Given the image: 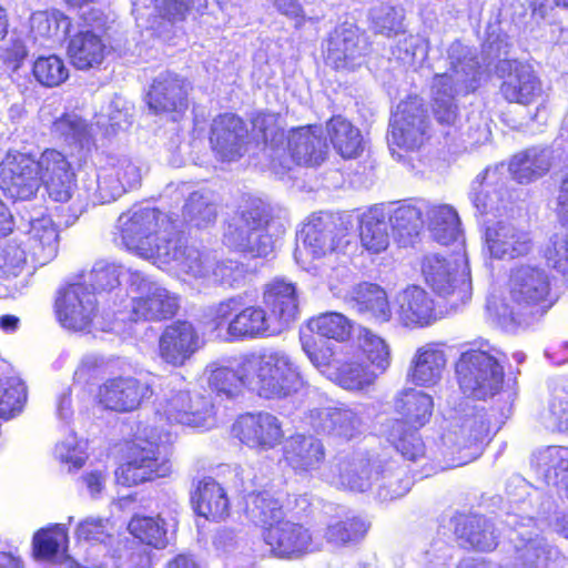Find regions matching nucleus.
Segmentation results:
<instances>
[{
    "mask_svg": "<svg viewBox=\"0 0 568 568\" xmlns=\"http://www.w3.org/2000/svg\"><path fill=\"white\" fill-rule=\"evenodd\" d=\"M506 495L510 510L504 523L510 529L511 568H560L566 558L541 534V525L547 523L557 534L568 538V513L550 515L552 499L518 475L508 479Z\"/></svg>",
    "mask_w": 568,
    "mask_h": 568,
    "instance_id": "f257e3e1",
    "label": "nucleus"
},
{
    "mask_svg": "<svg viewBox=\"0 0 568 568\" xmlns=\"http://www.w3.org/2000/svg\"><path fill=\"white\" fill-rule=\"evenodd\" d=\"M448 69L435 74L432 83L433 111L436 120L449 126L444 135L452 141L459 140L467 149L488 139L486 123L477 115L467 119L465 124L456 125L458 106L456 98L475 92L480 85L484 73L477 50L460 41L453 42L447 49Z\"/></svg>",
    "mask_w": 568,
    "mask_h": 568,
    "instance_id": "f03ea898",
    "label": "nucleus"
},
{
    "mask_svg": "<svg viewBox=\"0 0 568 568\" xmlns=\"http://www.w3.org/2000/svg\"><path fill=\"white\" fill-rule=\"evenodd\" d=\"M552 276L539 264L523 263L510 268L505 294L488 301V310L505 329L528 327L552 306Z\"/></svg>",
    "mask_w": 568,
    "mask_h": 568,
    "instance_id": "7ed1b4c3",
    "label": "nucleus"
},
{
    "mask_svg": "<svg viewBox=\"0 0 568 568\" xmlns=\"http://www.w3.org/2000/svg\"><path fill=\"white\" fill-rule=\"evenodd\" d=\"M552 151L547 148H529L515 154L508 168L504 163L488 166L471 183L469 199L476 211L499 214L511 202L509 176L520 184H529L545 175L551 166Z\"/></svg>",
    "mask_w": 568,
    "mask_h": 568,
    "instance_id": "20e7f679",
    "label": "nucleus"
},
{
    "mask_svg": "<svg viewBox=\"0 0 568 568\" xmlns=\"http://www.w3.org/2000/svg\"><path fill=\"white\" fill-rule=\"evenodd\" d=\"M116 227L128 251L153 263L170 257L165 247L179 230L178 220L150 206H133L122 213Z\"/></svg>",
    "mask_w": 568,
    "mask_h": 568,
    "instance_id": "39448f33",
    "label": "nucleus"
},
{
    "mask_svg": "<svg viewBox=\"0 0 568 568\" xmlns=\"http://www.w3.org/2000/svg\"><path fill=\"white\" fill-rule=\"evenodd\" d=\"M241 373L248 388L264 398H285L304 385L300 367L280 348H263L241 359Z\"/></svg>",
    "mask_w": 568,
    "mask_h": 568,
    "instance_id": "423d86ee",
    "label": "nucleus"
},
{
    "mask_svg": "<svg viewBox=\"0 0 568 568\" xmlns=\"http://www.w3.org/2000/svg\"><path fill=\"white\" fill-rule=\"evenodd\" d=\"M172 440V433L163 426L154 424L139 428L125 462L115 469L116 484L130 487L165 477L171 470L166 456Z\"/></svg>",
    "mask_w": 568,
    "mask_h": 568,
    "instance_id": "0eeeda50",
    "label": "nucleus"
},
{
    "mask_svg": "<svg viewBox=\"0 0 568 568\" xmlns=\"http://www.w3.org/2000/svg\"><path fill=\"white\" fill-rule=\"evenodd\" d=\"M506 36L489 34L483 44V64L488 67L495 59L496 75L503 80L500 94L510 103L529 105L537 102L544 93L542 82L531 64L516 60L501 59L508 54Z\"/></svg>",
    "mask_w": 568,
    "mask_h": 568,
    "instance_id": "6e6552de",
    "label": "nucleus"
},
{
    "mask_svg": "<svg viewBox=\"0 0 568 568\" xmlns=\"http://www.w3.org/2000/svg\"><path fill=\"white\" fill-rule=\"evenodd\" d=\"M450 418V428L442 436L444 455L448 456L449 467H458L481 455L490 433V415L484 406L471 405L467 399Z\"/></svg>",
    "mask_w": 568,
    "mask_h": 568,
    "instance_id": "1a4fd4ad",
    "label": "nucleus"
},
{
    "mask_svg": "<svg viewBox=\"0 0 568 568\" xmlns=\"http://www.w3.org/2000/svg\"><path fill=\"white\" fill-rule=\"evenodd\" d=\"M499 349L488 342L463 352L456 363V375L463 394L476 399H486L499 392L504 383V367Z\"/></svg>",
    "mask_w": 568,
    "mask_h": 568,
    "instance_id": "9d476101",
    "label": "nucleus"
},
{
    "mask_svg": "<svg viewBox=\"0 0 568 568\" xmlns=\"http://www.w3.org/2000/svg\"><path fill=\"white\" fill-rule=\"evenodd\" d=\"M213 331L225 328L227 341L256 339L274 334L273 318L258 305L245 306L243 295L225 298L209 308Z\"/></svg>",
    "mask_w": 568,
    "mask_h": 568,
    "instance_id": "9b49d317",
    "label": "nucleus"
},
{
    "mask_svg": "<svg viewBox=\"0 0 568 568\" xmlns=\"http://www.w3.org/2000/svg\"><path fill=\"white\" fill-rule=\"evenodd\" d=\"M422 274L428 287L450 310H458L471 297L470 272L464 254L445 257L440 254H429L423 258Z\"/></svg>",
    "mask_w": 568,
    "mask_h": 568,
    "instance_id": "f8f14e48",
    "label": "nucleus"
},
{
    "mask_svg": "<svg viewBox=\"0 0 568 568\" xmlns=\"http://www.w3.org/2000/svg\"><path fill=\"white\" fill-rule=\"evenodd\" d=\"M161 385L164 393L156 407V424L166 420L169 424L196 428L213 426L215 419L210 399L200 395L192 396L183 387L179 375L168 377Z\"/></svg>",
    "mask_w": 568,
    "mask_h": 568,
    "instance_id": "ddd939ff",
    "label": "nucleus"
},
{
    "mask_svg": "<svg viewBox=\"0 0 568 568\" xmlns=\"http://www.w3.org/2000/svg\"><path fill=\"white\" fill-rule=\"evenodd\" d=\"M128 291L132 294L129 311L132 322L165 321L180 308V295L143 272L129 273Z\"/></svg>",
    "mask_w": 568,
    "mask_h": 568,
    "instance_id": "4468645a",
    "label": "nucleus"
},
{
    "mask_svg": "<svg viewBox=\"0 0 568 568\" xmlns=\"http://www.w3.org/2000/svg\"><path fill=\"white\" fill-rule=\"evenodd\" d=\"M79 30L69 33L67 52L71 63L79 70L99 67L110 48L102 34L106 28L105 14L97 8H90L79 14Z\"/></svg>",
    "mask_w": 568,
    "mask_h": 568,
    "instance_id": "2eb2a0df",
    "label": "nucleus"
},
{
    "mask_svg": "<svg viewBox=\"0 0 568 568\" xmlns=\"http://www.w3.org/2000/svg\"><path fill=\"white\" fill-rule=\"evenodd\" d=\"M429 120L422 99L409 97L398 103L389 123L388 144L406 150L419 148L425 139Z\"/></svg>",
    "mask_w": 568,
    "mask_h": 568,
    "instance_id": "dca6fc26",
    "label": "nucleus"
},
{
    "mask_svg": "<svg viewBox=\"0 0 568 568\" xmlns=\"http://www.w3.org/2000/svg\"><path fill=\"white\" fill-rule=\"evenodd\" d=\"M38 171L39 166L30 154L8 151L0 163V189L12 200H29L41 185Z\"/></svg>",
    "mask_w": 568,
    "mask_h": 568,
    "instance_id": "f3484780",
    "label": "nucleus"
},
{
    "mask_svg": "<svg viewBox=\"0 0 568 568\" xmlns=\"http://www.w3.org/2000/svg\"><path fill=\"white\" fill-rule=\"evenodd\" d=\"M347 235L342 219L324 212L313 214L300 233L306 252L314 258L344 248L349 243Z\"/></svg>",
    "mask_w": 568,
    "mask_h": 568,
    "instance_id": "a211bd4d",
    "label": "nucleus"
},
{
    "mask_svg": "<svg viewBox=\"0 0 568 568\" xmlns=\"http://www.w3.org/2000/svg\"><path fill=\"white\" fill-rule=\"evenodd\" d=\"M368 48L366 37L356 26L343 23L337 26L326 40L325 61L335 70H355L363 64Z\"/></svg>",
    "mask_w": 568,
    "mask_h": 568,
    "instance_id": "6ab92c4d",
    "label": "nucleus"
},
{
    "mask_svg": "<svg viewBox=\"0 0 568 568\" xmlns=\"http://www.w3.org/2000/svg\"><path fill=\"white\" fill-rule=\"evenodd\" d=\"M232 433L243 445L257 453L272 450L284 440L282 422L267 412L241 415L233 424Z\"/></svg>",
    "mask_w": 568,
    "mask_h": 568,
    "instance_id": "aec40b11",
    "label": "nucleus"
},
{
    "mask_svg": "<svg viewBox=\"0 0 568 568\" xmlns=\"http://www.w3.org/2000/svg\"><path fill=\"white\" fill-rule=\"evenodd\" d=\"M327 144L322 138L321 128L301 126L291 130L285 135L284 145H280V151L270 156L288 169V159L296 164L320 165L325 160Z\"/></svg>",
    "mask_w": 568,
    "mask_h": 568,
    "instance_id": "412c9836",
    "label": "nucleus"
},
{
    "mask_svg": "<svg viewBox=\"0 0 568 568\" xmlns=\"http://www.w3.org/2000/svg\"><path fill=\"white\" fill-rule=\"evenodd\" d=\"M168 260H156L159 266L172 265L184 282L205 283L211 278L215 264V256L209 252H202L194 246H187L183 242L181 231L168 242Z\"/></svg>",
    "mask_w": 568,
    "mask_h": 568,
    "instance_id": "4be33fe9",
    "label": "nucleus"
},
{
    "mask_svg": "<svg viewBox=\"0 0 568 568\" xmlns=\"http://www.w3.org/2000/svg\"><path fill=\"white\" fill-rule=\"evenodd\" d=\"M54 306L58 321L63 327L83 331L93 320L97 297L79 280L59 290Z\"/></svg>",
    "mask_w": 568,
    "mask_h": 568,
    "instance_id": "5701e85b",
    "label": "nucleus"
},
{
    "mask_svg": "<svg viewBox=\"0 0 568 568\" xmlns=\"http://www.w3.org/2000/svg\"><path fill=\"white\" fill-rule=\"evenodd\" d=\"M154 394V382L131 376L106 379L99 388V400L108 409L126 413L141 406Z\"/></svg>",
    "mask_w": 568,
    "mask_h": 568,
    "instance_id": "b1692460",
    "label": "nucleus"
},
{
    "mask_svg": "<svg viewBox=\"0 0 568 568\" xmlns=\"http://www.w3.org/2000/svg\"><path fill=\"white\" fill-rule=\"evenodd\" d=\"M282 444V459L296 476H313L326 460L325 446L315 436L294 434Z\"/></svg>",
    "mask_w": 568,
    "mask_h": 568,
    "instance_id": "393cba45",
    "label": "nucleus"
},
{
    "mask_svg": "<svg viewBox=\"0 0 568 568\" xmlns=\"http://www.w3.org/2000/svg\"><path fill=\"white\" fill-rule=\"evenodd\" d=\"M382 456L366 457L362 454L351 458H338L331 466L332 475L326 479L337 481L352 491L364 493L375 488V477L382 468Z\"/></svg>",
    "mask_w": 568,
    "mask_h": 568,
    "instance_id": "a878e982",
    "label": "nucleus"
},
{
    "mask_svg": "<svg viewBox=\"0 0 568 568\" xmlns=\"http://www.w3.org/2000/svg\"><path fill=\"white\" fill-rule=\"evenodd\" d=\"M485 247L497 260H513L527 255L531 250L530 234L509 221H498L486 225Z\"/></svg>",
    "mask_w": 568,
    "mask_h": 568,
    "instance_id": "bb28decb",
    "label": "nucleus"
},
{
    "mask_svg": "<svg viewBox=\"0 0 568 568\" xmlns=\"http://www.w3.org/2000/svg\"><path fill=\"white\" fill-rule=\"evenodd\" d=\"M263 539L273 556L294 559L312 550V535L302 524L283 518L263 531Z\"/></svg>",
    "mask_w": 568,
    "mask_h": 568,
    "instance_id": "cd10ccee",
    "label": "nucleus"
},
{
    "mask_svg": "<svg viewBox=\"0 0 568 568\" xmlns=\"http://www.w3.org/2000/svg\"><path fill=\"white\" fill-rule=\"evenodd\" d=\"M36 162L39 166L38 176L49 196L55 202H68L74 189V172L67 156L55 149H47Z\"/></svg>",
    "mask_w": 568,
    "mask_h": 568,
    "instance_id": "c85d7f7f",
    "label": "nucleus"
},
{
    "mask_svg": "<svg viewBox=\"0 0 568 568\" xmlns=\"http://www.w3.org/2000/svg\"><path fill=\"white\" fill-rule=\"evenodd\" d=\"M247 134V128L241 118L224 113L213 120L210 143L217 158L232 162L244 154Z\"/></svg>",
    "mask_w": 568,
    "mask_h": 568,
    "instance_id": "c756f323",
    "label": "nucleus"
},
{
    "mask_svg": "<svg viewBox=\"0 0 568 568\" xmlns=\"http://www.w3.org/2000/svg\"><path fill=\"white\" fill-rule=\"evenodd\" d=\"M308 424L318 434L348 440L362 433L363 417L357 408L325 407L312 409Z\"/></svg>",
    "mask_w": 568,
    "mask_h": 568,
    "instance_id": "7c9ffc66",
    "label": "nucleus"
},
{
    "mask_svg": "<svg viewBox=\"0 0 568 568\" xmlns=\"http://www.w3.org/2000/svg\"><path fill=\"white\" fill-rule=\"evenodd\" d=\"M189 84L179 74L165 71L154 80L146 102L154 113H182L187 108Z\"/></svg>",
    "mask_w": 568,
    "mask_h": 568,
    "instance_id": "2f4dec72",
    "label": "nucleus"
},
{
    "mask_svg": "<svg viewBox=\"0 0 568 568\" xmlns=\"http://www.w3.org/2000/svg\"><path fill=\"white\" fill-rule=\"evenodd\" d=\"M200 337L186 321L169 325L159 342L161 358L173 366H182L200 348Z\"/></svg>",
    "mask_w": 568,
    "mask_h": 568,
    "instance_id": "473e14b6",
    "label": "nucleus"
},
{
    "mask_svg": "<svg viewBox=\"0 0 568 568\" xmlns=\"http://www.w3.org/2000/svg\"><path fill=\"white\" fill-rule=\"evenodd\" d=\"M395 315L406 327H425L436 321L434 301L420 286L412 285L395 298Z\"/></svg>",
    "mask_w": 568,
    "mask_h": 568,
    "instance_id": "72a5a7b5",
    "label": "nucleus"
},
{
    "mask_svg": "<svg viewBox=\"0 0 568 568\" xmlns=\"http://www.w3.org/2000/svg\"><path fill=\"white\" fill-rule=\"evenodd\" d=\"M530 463L540 480L547 486L564 490L568 498V447L539 448L532 453Z\"/></svg>",
    "mask_w": 568,
    "mask_h": 568,
    "instance_id": "f704fd0d",
    "label": "nucleus"
},
{
    "mask_svg": "<svg viewBox=\"0 0 568 568\" xmlns=\"http://www.w3.org/2000/svg\"><path fill=\"white\" fill-rule=\"evenodd\" d=\"M428 229L433 239L442 244H454L459 252L464 248V233L457 211L448 204H433L426 207Z\"/></svg>",
    "mask_w": 568,
    "mask_h": 568,
    "instance_id": "c9c22d12",
    "label": "nucleus"
},
{
    "mask_svg": "<svg viewBox=\"0 0 568 568\" xmlns=\"http://www.w3.org/2000/svg\"><path fill=\"white\" fill-rule=\"evenodd\" d=\"M23 244L36 264L45 265L58 253V231L50 216L42 215L30 221Z\"/></svg>",
    "mask_w": 568,
    "mask_h": 568,
    "instance_id": "e433bc0d",
    "label": "nucleus"
},
{
    "mask_svg": "<svg viewBox=\"0 0 568 568\" xmlns=\"http://www.w3.org/2000/svg\"><path fill=\"white\" fill-rule=\"evenodd\" d=\"M263 303L270 310L272 318L282 324L293 322L298 313L296 287L284 278H274L263 292Z\"/></svg>",
    "mask_w": 568,
    "mask_h": 568,
    "instance_id": "4c0bfd02",
    "label": "nucleus"
},
{
    "mask_svg": "<svg viewBox=\"0 0 568 568\" xmlns=\"http://www.w3.org/2000/svg\"><path fill=\"white\" fill-rule=\"evenodd\" d=\"M455 534L463 545L478 551H491L498 544L499 534L494 523L480 515L458 518Z\"/></svg>",
    "mask_w": 568,
    "mask_h": 568,
    "instance_id": "58836bf2",
    "label": "nucleus"
},
{
    "mask_svg": "<svg viewBox=\"0 0 568 568\" xmlns=\"http://www.w3.org/2000/svg\"><path fill=\"white\" fill-rule=\"evenodd\" d=\"M445 365L444 351L435 344H426L416 351L407 376L413 384L429 387L440 381Z\"/></svg>",
    "mask_w": 568,
    "mask_h": 568,
    "instance_id": "ea45409f",
    "label": "nucleus"
},
{
    "mask_svg": "<svg viewBox=\"0 0 568 568\" xmlns=\"http://www.w3.org/2000/svg\"><path fill=\"white\" fill-rule=\"evenodd\" d=\"M379 433L407 460L417 462L426 456V446L418 428L406 427L398 418H387L381 424Z\"/></svg>",
    "mask_w": 568,
    "mask_h": 568,
    "instance_id": "a19ab883",
    "label": "nucleus"
},
{
    "mask_svg": "<svg viewBox=\"0 0 568 568\" xmlns=\"http://www.w3.org/2000/svg\"><path fill=\"white\" fill-rule=\"evenodd\" d=\"M385 216L388 215L389 223L400 245L407 246L414 242L424 225V207L407 202H395L387 204Z\"/></svg>",
    "mask_w": 568,
    "mask_h": 568,
    "instance_id": "79ce46f5",
    "label": "nucleus"
},
{
    "mask_svg": "<svg viewBox=\"0 0 568 568\" xmlns=\"http://www.w3.org/2000/svg\"><path fill=\"white\" fill-rule=\"evenodd\" d=\"M192 185L181 182L176 190L181 195L187 193L183 206V219L196 227H205L213 223L217 215L215 194L207 189L191 191Z\"/></svg>",
    "mask_w": 568,
    "mask_h": 568,
    "instance_id": "37998d69",
    "label": "nucleus"
},
{
    "mask_svg": "<svg viewBox=\"0 0 568 568\" xmlns=\"http://www.w3.org/2000/svg\"><path fill=\"white\" fill-rule=\"evenodd\" d=\"M192 503L197 515L210 520H222L230 513V503L224 488L211 477L199 483L192 495Z\"/></svg>",
    "mask_w": 568,
    "mask_h": 568,
    "instance_id": "c03bdc74",
    "label": "nucleus"
},
{
    "mask_svg": "<svg viewBox=\"0 0 568 568\" xmlns=\"http://www.w3.org/2000/svg\"><path fill=\"white\" fill-rule=\"evenodd\" d=\"M433 398L428 394L414 388H406L394 398V409L402 416L405 426L413 428L425 426L433 414Z\"/></svg>",
    "mask_w": 568,
    "mask_h": 568,
    "instance_id": "a18cd8bd",
    "label": "nucleus"
},
{
    "mask_svg": "<svg viewBox=\"0 0 568 568\" xmlns=\"http://www.w3.org/2000/svg\"><path fill=\"white\" fill-rule=\"evenodd\" d=\"M138 272L136 270L125 268L121 264L109 263L105 261L97 262L87 275L80 276V282L84 286H90V292L97 297L98 294L108 293L119 295L122 281L128 284L129 273Z\"/></svg>",
    "mask_w": 568,
    "mask_h": 568,
    "instance_id": "49530a36",
    "label": "nucleus"
},
{
    "mask_svg": "<svg viewBox=\"0 0 568 568\" xmlns=\"http://www.w3.org/2000/svg\"><path fill=\"white\" fill-rule=\"evenodd\" d=\"M263 201L252 200L239 211L229 222L224 232V243L231 248L242 252L251 247L250 233L253 231V221H261Z\"/></svg>",
    "mask_w": 568,
    "mask_h": 568,
    "instance_id": "de8ad7c7",
    "label": "nucleus"
},
{
    "mask_svg": "<svg viewBox=\"0 0 568 568\" xmlns=\"http://www.w3.org/2000/svg\"><path fill=\"white\" fill-rule=\"evenodd\" d=\"M81 190L84 192L87 201L91 202L93 206L111 203L124 193L121 179L109 168L87 174V178L82 180Z\"/></svg>",
    "mask_w": 568,
    "mask_h": 568,
    "instance_id": "09e8293b",
    "label": "nucleus"
},
{
    "mask_svg": "<svg viewBox=\"0 0 568 568\" xmlns=\"http://www.w3.org/2000/svg\"><path fill=\"white\" fill-rule=\"evenodd\" d=\"M352 307L377 322H388L392 311L385 291L373 283H361L353 288Z\"/></svg>",
    "mask_w": 568,
    "mask_h": 568,
    "instance_id": "8fccbe9b",
    "label": "nucleus"
},
{
    "mask_svg": "<svg viewBox=\"0 0 568 568\" xmlns=\"http://www.w3.org/2000/svg\"><path fill=\"white\" fill-rule=\"evenodd\" d=\"M382 468L375 477V494L381 501H388L405 496L413 480L397 462L382 457Z\"/></svg>",
    "mask_w": 568,
    "mask_h": 568,
    "instance_id": "3c124183",
    "label": "nucleus"
},
{
    "mask_svg": "<svg viewBox=\"0 0 568 568\" xmlns=\"http://www.w3.org/2000/svg\"><path fill=\"white\" fill-rule=\"evenodd\" d=\"M359 237L363 247L373 254H378L388 247L389 234L384 207H372L362 215Z\"/></svg>",
    "mask_w": 568,
    "mask_h": 568,
    "instance_id": "603ef678",
    "label": "nucleus"
},
{
    "mask_svg": "<svg viewBox=\"0 0 568 568\" xmlns=\"http://www.w3.org/2000/svg\"><path fill=\"white\" fill-rule=\"evenodd\" d=\"M31 32L53 43H61L70 33L71 20L60 10L37 11L30 18Z\"/></svg>",
    "mask_w": 568,
    "mask_h": 568,
    "instance_id": "864d4df0",
    "label": "nucleus"
},
{
    "mask_svg": "<svg viewBox=\"0 0 568 568\" xmlns=\"http://www.w3.org/2000/svg\"><path fill=\"white\" fill-rule=\"evenodd\" d=\"M245 513L247 518L255 525L264 528L271 527L282 518L284 510L278 499L267 491H253L245 498Z\"/></svg>",
    "mask_w": 568,
    "mask_h": 568,
    "instance_id": "5fc2aeb1",
    "label": "nucleus"
},
{
    "mask_svg": "<svg viewBox=\"0 0 568 568\" xmlns=\"http://www.w3.org/2000/svg\"><path fill=\"white\" fill-rule=\"evenodd\" d=\"M68 540L65 524H54L48 528H42L33 537L34 555L40 559L62 560L65 557Z\"/></svg>",
    "mask_w": 568,
    "mask_h": 568,
    "instance_id": "6e6d98bb",
    "label": "nucleus"
},
{
    "mask_svg": "<svg viewBox=\"0 0 568 568\" xmlns=\"http://www.w3.org/2000/svg\"><path fill=\"white\" fill-rule=\"evenodd\" d=\"M334 149L347 159L355 158L362 151V135L357 128L341 115L332 118L326 125Z\"/></svg>",
    "mask_w": 568,
    "mask_h": 568,
    "instance_id": "4d7b16f0",
    "label": "nucleus"
},
{
    "mask_svg": "<svg viewBox=\"0 0 568 568\" xmlns=\"http://www.w3.org/2000/svg\"><path fill=\"white\" fill-rule=\"evenodd\" d=\"M381 374L374 372L367 364L351 361L339 363L331 372V381L349 390H362L375 383Z\"/></svg>",
    "mask_w": 568,
    "mask_h": 568,
    "instance_id": "13d9d810",
    "label": "nucleus"
},
{
    "mask_svg": "<svg viewBox=\"0 0 568 568\" xmlns=\"http://www.w3.org/2000/svg\"><path fill=\"white\" fill-rule=\"evenodd\" d=\"M359 347L374 372L384 374L390 366L392 355L388 344L369 329H362L358 336Z\"/></svg>",
    "mask_w": 568,
    "mask_h": 568,
    "instance_id": "bf43d9fd",
    "label": "nucleus"
},
{
    "mask_svg": "<svg viewBox=\"0 0 568 568\" xmlns=\"http://www.w3.org/2000/svg\"><path fill=\"white\" fill-rule=\"evenodd\" d=\"M27 400V388L19 377L0 378V418L18 416Z\"/></svg>",
    "mask_w": 568,
    "mask_h": 568,
    "instance_id": "052dcab7",
    "label": "nucleus"
},
{
    "mask_svg": "<svg viewBox=\"0 0 568 568\" xmlns=\"http://www.w3.org/2000/svg\"><path fill=\"white\" fill-rule=\"evenodd\" d=\"M369 526V523L361 516L346 517L344 520L329 524L325 531V538L336 546L357 542L364 538Z\"/></svg>",
    "mask_w": 568,
    "mask_h": 568,
    "instance_id": "680f3d73",
    "label": "nucleus"
},
{
    "mask_svg": "<svg viewBox=\"0 0 568 568\" xmlns=\"http://www.w3.org/2000/svg\"><path fill=\"white\" fill-rule=\"evenodd\" d=\"M52 133L69 145L89 146L91 134L88 124L77 114H64L52 124Z\"/></svg>",
    "mask_w": 568,
    "mask_h": 568,
    "instance_id": "e2e57ef3",
    "label": "nucleus"
},
{
    "mask_svg": "<svg viewBox=\"0 0 568 568\" xmlns=\"http://www.w3.org/2000/svg\"><path fill=\"white\" fill-rule=\"evenodd\" d=\"M308 327L320 336L343 342L351 335V321L341 313L328 312L313 317Z\"/></svg>",
    "mask_w": 568,
    "mask_h": 568,
    "instance_id": "0e129e2a",
    "label": "nucleus"
},
{
    "mask_svg": "<svg viewBox=\"0 0 568 568\" xmlns=\"http://www.w3.org/2000/svg\"><path fill=\"white\" fill-rule=\"evenodd\" d=\"M128 528L135 538L149 546L154 548L166 546V530L159 517L134 516Z\"/></svg>",
    "mask_w": 568,
    "mask_h": 568,
    "instance_id": "69168bd1",
    "label": "nucleus"
},
{
    "mask_svg": "<svg viewBox=\"0 0 568 568\" xmlns=\"http://www.w3.org/2000/svg\"><path fill=\"white\" fill-rule=\"evenodd\" d=\"M207 383L212 392L226 398H234L240 394L241 386H246L244 375L241 373V363L236 371L225 366L210 368Z\"/></svg>",
    "mask_w": 568,
    "mask_h": 568,
    "instance_id": "338daca9",
    "label": "nucleus"
},
{
    "mask_svg": "<svg viewBox=\"0 0 568 568\" xmlns=\"http://www.w3.org/2000/svg\"><path fill=\"white\" fill-rule=\"evenodd\" d=\"M32 73L41 85L48 88L60 85L69 77L63 60L55 54L39 57L33 63Z\"/></svg>",
    "mask_w": 568,
    "mask_h": 568,
    "instance_id": "774afa93",
    "label": "nucleus"
}]
</instances>
